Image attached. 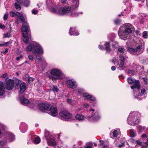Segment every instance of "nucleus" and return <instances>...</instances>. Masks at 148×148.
<instances>
[{
  "instance_id": "864d4df0",
  "label": "nucleus",
  "mask_w": 148,
  "mask_h": 148,
  "mask_svg": "<svg viewBox=\"0 0 148 148\" xmlns=\"http://www.w3.org/2000/svg\"><path fill=\"white\" fill-rule=\"evenodd\" d=\"M23 57V56L22 55H21L19 56L16 58V59L17 60H19L21 58H22Z\"/></svg>"
},
{
  "instance_id": "5701e85b",
  "label": "nucleus",
  "mask_w": 148,
  "mask_h": 148,
  "mask_svg": "<svg viewBox=\"0 0 148 148\" xmlns=\"http://www.w3.org/2000/svg\"><path fill=\"white\" fill-rule=\"evenodd\" d=\"M145 88H143L141 90L140 95L139 96H138L137 98L136 97H135V98H137L139 100H141V99L145 98L146 97L144 96V95L143 96V97H141V99L140 97L141 96H142L144 95V93L145 92Z\"/></svg>"
},
{
  "instance_id": "de8ad7c7",
  "label": "nucleus",
  "mask_w": 148,
  "mask_h": 148,
  "mask_svg": "<svg viewBox=\"0 0 148 148\" xmlns=\"http://www.w3.org/2000/svg\"><path fill=\"white\" fill-rule=\"evenodd\" d=\"M38 13V11L36 9H34L32 10V13L34 14H36Z\"/></svg>"
},
{
  "instance_id": "69168bd1",
  "label": "nucleus",
  "mask_w": 148,
  "mask_h": 148,
  "mask_svg": "<svg viewBox=\"0 0 148 148\" xmlns=\"http://www.w3.org/2000/svg\"><path fill=\"white\" fill-rule=\"evenodd\" d=\"M0 28L2 29H3L5 28L4 25H3L2 24H0Z\"/></svg>"
},
{
  "instance_id": "2f4dec72",
  "label": "nucleus",
  "mask_w": 148,
  "mask_h": 148,
  "mask_svg": "<svg viewBox=\"0 0 148 148\" xmlns=\"http://www.w3.org/2000/svg\"><path fill=\"white\" fill-rule=\"evenodd\" d=\"M30 4L29 0H24L23 5L26 7L28 6Z\"/></svg>"
},
{
  "instance_id": "9b49d317",
  "label": "nucleus",
  "mask_w": 148,
  "mask_h": 148,
  "mask_svg": "<svg viewBox=\"0 0 148 148\" xmlns=\"http://www.w3.org/2000/svg\"><path fill=\"white\" fill-rule=\"evenodd\" d=\"M6 88L9 90H12L14 86V82L13 80L9 79L6 81Z\"/></svg>"
},
{
  "instance_id": "f03ea898",
  "label": "nucleus",
  "mask_w": 148,
  "mask_h": 148,
  "mask_svg": "<svg viewBox=\"0 0 148 148\" xmlns=\"http://www.w3.org/2000/svg\"><path fill=\"white\" fill-rule=\"evenodd\" d=\"M132 29L133 26L132 25L125 24L120 28L118 32V35L121 39L125 40L128 38L129 34L132 32Z\"/></svg>"
},
{
  "instance_id": "412c9836",
  "label": "nucleus",
  "mask_w": 148,
  "mask_h": 148,
  "mask_svg": "<svg viewBox=\"0 0 148 148\" xmlns=\"http://www.w3.org/2000/svg\"><path fill=\"white\" fill-rule=\"evenodd\" d=\"M69 33L71 35L75 36L78 35L79 34V33L76 29L73 28H72L71 27L70 28Z\"/></svg>"
},
{
  "instance_id": "79ce46f5",
  "label": "nucleus",
  "mask_w": 148,
  "mask_h": 148,
  "mask_svg": "<svg viewBox=\"0 0 148 148\" xmlns=\"http://www.w3.org/2000/svg\"><path fill=\"white\" fill-rule=\"evenodd\" d=\"M27 130V127L26 126L25 127H22L21 128V130L22 132H26Z\"/></svg>"
},
{
  "instance_id": "4be33fe9",
  "label": "nucleus",
  "mask_w": 148,
  "mask_h": 148,
  "mask_svg": "<svg viewBox=\"0 0 148 148\" xmlns=\"http://www.w3.org/2000/svg\"><path fill=\"white\" fill-rule=\"evenodd\" d=\"M26 84L24 82L21 83L20 85V92L21 93H23L25 90L26 88Z\"/></svg>"
},
{
  "instance_id": "a211bd4d",
  "label": "nucleus",
  "mask_w": 148,
  "mask_h": 148,
  "mask_svg": "<svg viewBox=\"0 0 148 148\" xmlns=\"http://www.w3.org/2000/svg\"><path fill=\"white\" fill-rule=\"evenodd\" d=\"M5 88L3 82H0V95H3L5 93Z\"/></svg>"
},
{
  "instance_id": "423d86ee",
  "label": "nucleus",
  "mask_w": 148,
  "mask_h": 148,
  "mask_svg": "<svg viewBox=\"0 0 148 148\" xmlns=\"http://www.w3.org/2000/svg\"><path fill=\"white\" fill-rule=\"evenodd\" d=\"M128 51L131 54L134 55H138L142 53L143 51V45H140L137 46L136 49L128 47Z\"/></svg>"
},
{
  "instance_id": "58836bf2",
  "label": "nucleus",
  "mask_w": 148,
  "mask_h": 148,
  "mask_svg": "<svg viewBox=\"0 0 148 148\" xmlns=\"http://www.w3.org/2000/svg\"><path fill=\"white\" fill-rule=\"evenodd\" d=\"M115 24L116 25H120L121 23V21L119 19H116L114 21Z\"/></svg>"
},
{
  "instance_id": "4468645a",
  "label": "nucleus",
  "mask_w": 148,
  "mask_h": 148,
  "mask_svg": "<svg viewBox=\"0 0 148 148\" xmlns=\"http://www.w3.org/2000/svg\"><path fill=\"white\" fill-rule=\"evenodd\" d=\"M90 113L92 114L91 116L89 115L87 116L89 119L92 118L93 120L96 121L100 118V116L97 112H96L94 114H93L92 112Z\"/></svg>"
},
{
  "instance_id": "aec40b11",
  "label": "nucleus",
  "mask_w": 148,
  "mask_h": 148,
  "mask_svg": "<svg viewBox=\"0 0 148 148\" xmlns=\"http://www.w3.org/2000/svg\"><path fill=\"white\" fill-rule=\"evenodd\" d=\"M16 14L18 18L20 20L21 22L22 23V24L27 22V21H25L24 17L22 14L19 12L18 13H17Z\"/></svg>"
},
{
  "instance_id": "09e8293b",
  "label": "nucleus",
  "mask_w": 148,
  "mask_h": 148,
  "mask_svg": "<svg viewBox=\"0 0 148 148\" xmlns=\"http://www.w3.org/2000/svg\"><path fill=\"white\" fill-rule=\"evenodd\" d=\"M136 147H138V145H140L141 144V143L140 142L139 140H137V142L136 143Z\"/></svg>"
},
{
  "instance_id": "c85d7f7f",
  "label": "nucleus",
  "mask_w": 148,
  "mask_h": 148,
  "mask_svg": "<svg viewBox=\"0 0 148 148\" xmlns=\"http://www.w3.org/2000/svg\"><path fill=\"white\" fill-rule=\"evenodd\" d=\"M130 136L132 137H135L136 134V131L133 129L130 130Z\"/></svg>"
},
{
  "instance_id": "680f3d73",
  "label": "nucleus",
  "mask_w": 148,
  "mask_h": 148,
  "mask_svg": "<svg viewBox=\"0 0 148 148\" xmlns=\"http://www.w3.org/2000/svg\"><path fill=\"white\" fill-rule=\"evenodd\" d=\"M33 80V78L32 77H29L28 79L29 82H31L30 81L32 82Z\"/></svg>"
},
{
  "instance_id": "4d7b16f0",
  "label": "nucleus",
  "mask_w": 148,
  "mask_h": 148,
  "mask_svg": "<svg viewBox=\"0 0 148 148\" xmlns=\"http://www.w3.org/2000/svg\"><path fill=\"white\" fill-rule=\"evenodd\" d=\"M137 140H136L133 139H132L131 140V142L132 143H134V144H136V143L137 142Z\"/></svg>"
},
{
  "instance_id": "c03bdc74",
  "label": "nucleus",
  "mask_w": 148,
  "mask_h": 148,
  "mask_svg": "<svg viewBox=\"0 0 148 148\" xmlns=\"http://www.w3.org/2000/svg\"><path fill=\"white\" fill-rule=\"evenodd\" d=\"M42 59L40 57L36 56V61L37 62H39Z\"/></svg>"
},
{
  "instance_id": "338daca9",
  "label": "nucleus",
  "mask_w": 148,
  "mask_h": 148,
  "mask_svg": "<svg viewBox=\"0 0 148 148\" xmlns=\"http://www.w3.org/2000/svg\"><path fill=\"white\" fill-rule=\"evenodd\" d=\"M145 145H144V148L148 147V144L147 142L145 143Z\"/></svg>"
},
{
  "instance_id": "b1692460",
  "label": "nucleus",
  "mask_w": 148,
  "mask_h": 148,
  "mask_svg": "<svg viewBox=\"0 0 148 148\" xmlns=\"http://www.w3.org/2000/svg\"><path fill=\"white\" fill-rule=\"evenodd\" d=\"M83 96L86 97L87 99L91 100L94 101L95 100V98L92 95H89L87 93H84L83 94Z\"/></svg>"
},
{
  "instance_id": "e433bc0d",
  "label": "nucleus",
  "mask_w": 148,
  "mask_h": 148,
  "mask_svg": "<svg viewBox=\"0 0 148 148\" xmlns=\"http://www.w3.org/2000/svg\"><path fill=\"white\" fill-rule=\"evenodd\" d=\"M128 82L130 84H132L133 83L134 81L133 79L131 77H129L127 79Z\"/></svg>"
},
{
  "instance_id": "1a4fd4ad",
  "label": "nucleus",
  "mask_w": 148,
  "mask_h": 148,
  "mask_svg": "<svg viewBox=\"0 0 148 148\" xmlns=\"http://www.w3.org/2000/svg\"><path fill=\"white\" fill-rule=\"evenodd\" d=\"M60 116L62 118L66 119H70L71 117V114L66 110L61 111L59 113Z\"/></svg>"
},
{
  "instance_id": "a878e982",
  "label": "nucleus",
  "mask_w": 148,
  "mask_h": 148,
  "mask_svg": "<svg viewBox=\"0 0 148 148\" xmlns=\"http://www.w3.org/2000/svg\"><path fill=\"white\" fill-rule=\"evenodd\" d=\"M109 42H106L104 44V46L105 47V50L107 52H110V44Z\"/></svg>"
},
{
  "instance_id": "bf43d9fd",
  "label": "nucleus",
  "mask_w": 148,
  "mask_h": 148,
  "mask_svg": "<svg viewBox=\"0 0 148 148\" xmlns=\"http://www.w3.org/2000/svg\"><path fill=\"white\" fill-rule=\"evenodd\" d=\"M5 46V44L3 42H0V47Z\"/></svg>"
},
{
  "instance_id": "f704fd0d",
  "label": "nucleus",
  "mask_w": 148,
  "mask_h": 148,
  "mask_svg": "<svg viewBox=\"0 0 148 148\" xmlns=\"http://www.w3.org/2000/svg\"><path fill=\"white\" fill-rule=\"evenodd\" d=\"M118 58H114L112 60V62H113L116 66V64H118Z\"/></svg>"
},
{
  "instance_id": "6e6552de",
  "label": "nucleus",
  "mask_w": 148,
  "mask_h": 148,
  "mask_svg": "<svg viewBox=\"0 0 148 148\" xmlns=\"http://www.w3.org/2000/svg\"><path fill=\"white\" fill-rule=\"evenodd\" d=\"M39 109L42 111L44 110H49L51 109V105L47 103H40L38 104Z\"/></svg>"
},
{
  "instance_id": "c756f323",
  "label": "nucleus",
  "mask_w": 148,
  "mask_h": 148,
  "mask_svg": "<svg viewBox=\"0 0 148 148\" xmlns=\"http://www.w3.org/2000/svg\"><path fill=\"white\" fill-rule=\"evenodd\" d=\"M75 118L79 121H82L84 119V117L79 114H77L75 116Z\"/></svg>"
},
{
  "instance_id": "6e6d98bb",
  "label": "nucleus",
  "mask_w": 148,
  "mask_h": 148,
  "mask_svg": "<svg viewBox=\"0 0 148 148\" xmlns=\"http://www.w3.org/2000/svg\"><path fill=\"white\" fill-rule=\"evenodd\" d=\"M143 79L144 81L145 82V84H147L148 83L147 79L146 78H143Z\"/></svg>"
},
{
  "instance_id": "473e14b6",
  "label": "nucleus",
  "mask_w": 148,
  "mask_h": 148,
  "mask_svg": "<svg viewBox=\"0 0 148 148\" xmlns=\"http://www.w3.org/2000/svg\"><path fill=\"white\" fill-rule=\"evenodd\" d=\"M45 136L47 139V138L49 139L52 137L51 135L49 132L48 131H46L45 133Z\"/></svg>"
},
{
  "instance_id": "393cba45",
  "label": "nucleus",
  "mask_w": 148,
  "mask_h": 148,
  "mask_svg": "<svg viewBox=\"0 0 148 148\" xmlns=\"http://www.w3.org/2000/svg\"><path fill=\"white\" fill-rule=\"evenodd\" d=\"M32 139H34V142L35 144H38L40 142V139L38 136H35L32 137Z\"/></svg>"
},
{
  "instance_id": "37998d69",
  "label": "nucleus",
  "mask_w": 148,
  "mask_h": 148,
  "mask_svg": "<svg viewBox=\"0 0 148 148\" xmlns=\"http://www.w3.org/2000/svg\"><path fill=\"white\" fill-rule=\"evenodd\" d=\"M4 129V126L1 125H0V138L2 136V133L1 131V130H3Z\"/></svg>"
},
{
  "instance_id": "8fccbe9b",
  "label": "nucleus",
  "mask_w": 148,
  "mask_h": 148,
  "mask_svg": "<svg viewBox=\"0 0 148 148\" xmlns=\"http://www.w3.org/2000/svg\"><path fill=\"white\" fill-rule=\"evenodd\" d=\"M10 36V33H7L4 34V36L5 38L9 37Z\"/></svg>"
},
{
  "instance_id": "f8f14e48",
  "label": "nucleus",
  "mask_w": 148,
  "mask_h": 148,
  "mask_svg": "<svg viewBox=\"0 0 148 148\" xmlns=\"http://www.w3.org/2000/svg\"><path fill=\"white\" fill-rule=\"evenodd\" d=\"M118 54L119 56V58L120 57H126L125 55L126 53V51L125 49L122 47H119L118 49Z\"/></svg>"
},
{
  "instance_id": "72a5a7b5",
  "label": "nucleus",
  "mask_w": 148,
  "mask_h": 148,
  "mask_svg": "<svg viewBox=\"0 0 148 148\" xmlns=\"http://www.w3.org/2000/svg\"><path fill=\"white\" fill-rule=\"evenodd\" d=\"M137 128L140 132H142L146 129V127L145 126L142 127L141 125H139L137 127Z\"/></svg>"
},
{
  "instance_id": "e2e57ef3",
  "label": "nucleus",
  "mask_w": 148,
  "mask_h": 148,
  "mask_svg": "<svg viewBox=\"0 0 148 148\" xmlns=\"http://www.w3.org/2000/svg\"><path fill=\"white\" fill-rule=\"evenodd\" d=\"M99 48L100 49H101V50L104 49V48L103 47V46L101 45H99Z\"/></svg>"
},
{
  "instance_id": "5fc2aeb1",
  "label": "nucleus",
  "mask_w": 148,
  "mask_h": 148,
  "mask_svg": "<svg viewBox=\"0 0 148 148\" xmlns=\"http://www.w3.org/2000/svg\"><path fill=\"white\" fill-rule=\"evenodd\" d=\"M142 137L144 138H146L147 137V135H146V134H143L142 135Z\"/></svg>"
},
{
  "instance_id": "0eeeda50",
  "label": "nucleus",
  "mask_w": 148,
  "mask_h": 148,
  "mask_svg": "<svg viewBox=\"0 0 148 148\" xmlns=\"http://www.w3.org/2000/svg\"><path fill=\"white\" fill-rule=\"evenodd\" d=\"M127 57H120V58L121 60V61L119 63H118V64L116 65L118 66L117 68L120 70H124L125 68V61L126 60V59Z\"/></svg>"
},
{
  "instance_id": "9d476101",
  "label": "nucleus",
  "mask_w": 148,
  "mask_h": 148,
  "mask_svg": "<svg viewBox=\"0 0 148 148\" xmlns=\"http://www.w3.org/2000/svg\"><path fill=\"white\" fill-rule=\"evenodd\" d=\"M29 26L27 22L22 24V27L21 29V31L23 32V36L27 34H28Z\"/></svg>"
},
{
  "instance_id": "ddd939ff",
  "label": "nucleus",
  "mask_w": 148,
  "mask_h": 148,
  "mask_svg": "<svg viewBox=\"0 0 148 148\" xmlns=\"http://www.w3.org/2000/svg\"><path fill=\"white\" fill-rule=\"evenodd\" d=\"M66 84L69 88L72 89L75 88L77 87L76 82L72 80L69 79L67 80Z\"/></svg>"
},
{
  "instance_id": "a18cd8bd",
  "label": "nucleus",
  "mask_w": 148,
  "mask_h": 148,
  "mask_svg": "<svg viewBox=\"0 0 148 148\" xmlns=\"http://www.w3.org/2000/svg\"><path fill=\"white\" fill-rule=\"evenodd\" d=\"M17 2L16 3L20 4L21 5L22 4L23 5V0H16Z\"/></svg>"
},
{
  "instance_id": "603ef678",
  "label": "nucleus",
  "mask_w": 148,
  "mask_h": 148,
  "mask_svg": "<svg viewBox=\"0 0 148 148\" xmlns=\"http://www.w3.org/2000/svg\"><path fill=\"white\" fill-rule=\"evenodd\" d=\"M8 49L7 48H6L5 50V51H3L1 53L3 54H5L8 52Z\"/></svg>"
},
{
  "instance_id": "6ab92c4d",
  "label": "nucleus",
  "mask_w": 148,
  "mask_h": 148,
  "mask_svg": "<svg viewBox=\"0 0 148 148\" xmlns=\"http://www.w3.org/2000/svg\"><path fill=\"white\" fill-rule=\"evenodd\" d=\"M7 134L9 142L12 141L15 139V135L12 133L8 132Z\"/></svg>"
},
{
  "instance_id": "f3484780",
  "label": "nucleus",
  "mask_w": 148,
  "mask_h": 148,
  "mask_svg": "<svg viewBox=\"0 0 148 148\" xmlns=\"http://www.w3.org/2000/svg\"><path fill=\"white\" fill-rule=\"evenodd\" d=\"M47 142L49 145L50 146H53L56 145V142L54 139L53 138V137L50 138L49 139L47 138Z\"/></svg>"
},
{
  "instance_id": "f257e3e1",
  "label": "nucleus",
  "mask_w": 148,
  "mask_h": 148,
  "mask_svg": "<svg viewBox=\"0 0 148 148\" xmlns=\"http://www.w3.org/2000/svg\"><path fill=\"white\" fill-rule=\"evenodd\" d=\"M78 0H76L75 5H72L70 6H64L62 7H58L52 8L51 10L59 15H63L65 14L71 15L73 16L77 17L78 14L75 11V9L77 8L79 5Z\"/></svg>"
},
{
  "instance_id": "7c9ffc66",
  "label": "nucleus",
  "mask_w": 148,
  "mask_h": 148,
  "mask_svg": "<svg viewBox=\"0 0 148 148\" xmlns=\"http://www.w3.org/2000/svg\"><path fill=\"white\" fill-rule=\"evenodd\" d=\"M134 83V85L136 87V88L139 89L140 87L139 81L138 80H135Z\"/></svg>"
},
{
  "instance_id": "49530a36",
  "label": "nucleus",
  "mask_w": 148,
  "mask_h": 148,
  "mask_svg": "<svg viewBox=\"0 0 148 148\" xmlns=\"http://www.w3.org/2000/svg\"><path fill=\"white\" fill-rule=\"evenodd\" d=\"M143 36L145 38H147V32L146 31H144L143 33Z\"/></svg>"
},
{
  "instance_id": "a19ab883",
  "label": "nucleus",
  "mask_w": 148,
  "mask_h": 148,
  "mask_svg": "<svg viewBox=\"0 0 148 148\" xmlns=\"http://www.w3.org/2000/svg\"><path fill=\"white\" fill-rule=\"evenodd\" d=\"M92 144L91 143H88L86 144V145L85 147V148H92Z\"/></svg>"
},
{
  "instance_id": "cd10ccee",
  "label": "nucleus",
  "mask_w": 148,
  "mask_h": 148,
  "mask_svg": "<svg viewBox=\"0 0 148 148\" xmlns=\"http://www.w3.org/2000/svg\"><path fill=\"white\" fill-rule=\"evenodd\" d=\"M23 40L25 43H27L28 42L29 39L31 37L30 36L28 35V34L25 35L24 36H23Z\"/></svg>"
},
{
  "instance_id": "39448f33",
  "label": "nucleus",
  "mask_w": 148,
  "mask_h": 148,
  "mask_svg": "<svg viewBox=\"0 0 148 148\" xmlns=\"http://www.w3.org/2000/svg\"><path fill=\"white\" fill-rule=\"evenodd\" d=\"M50 73L51 75L49 76V78L53 80L62 78V72L59 70L53 69L50 71Z\"/></svg>"
},
{
  "instance_id": "20e7f679",
  "label": "nucleus",
  "mask_w": 148,
  "mask_h": 148,
  "mask_svg": "<svg viewBox=\"0 0 148 148\" xmlns=\"http://www.w3.org/2000/svg\"><path fill=\"white\" fill-rule=\"evenodd\" d=\"M135 112H131L127 118V123L130 125L134 126L138 124L139 121L136 116Z\"/></svg>"
},
{
  "instance_id": "052dcab7",
  "label": "nucleus",
  "mask_w": 148,
  "mask_h": 148,
  "mask_svg": "<svg viewBox=\"0 0 148 148\" xmlns=\"http://www.w3.org/2000/svg\"><path fill=\"white\" fill-rule=\"evenodd\" d=\"M5 44V46H6L7 45L9 44H11L12 43L11 42H8L5 43H4Z\"/></svg>"
},
{
  "instance_id": "3c124183",
  "label": "nucleus",
  "mask_w": 148,
  "mask_h": 148,
  "mask_svg": "<svg viewBox=\"0 0 148 148\" xmlns=\"http://www.w3.org/2000/svg\"><path fill=\"white\" fill-rule=\"evenodd\" d=\"M8 17V14L7 13H5L3 16V19L4 20H6Z\"/></svg>"
},
{
  "instance_id": "ea45409f",
  "label": "nucleus",
  "mask_w": 148,
  "mask_h": 148,
  "mask_svg": "<svg viewBox=\"0 0 148 148\" xmlns=\"http://www.w3.org/2000/svg\"><path fill=\"white\" fill-rule=\"evenodd\" d=\"M15 6L16 9L18 10H20L21 9V7L20 4H17V3H15Z\"/></svg>"
},
{
  "instance_id": "0e129e2a",
  "label": "nucleus",
  "mask_w": 148,
  "mask_h": 148,
  "mask_svg": "<svg viewBox=\"0 0 148 148\" xmlns=\"http://www.w3.org/2000/svg\"><path fill=\"white\" fill-rule=\"evenodd\" d=\"M128 73H131L132 74H133L134 73V71L132 70H130L129 71Z\"/></svg>"
},
{
  "instance_id": "13d9d810",
  "label": "nucleus",
  "mask_w": 148,
  "mask_h": 148,
  "mask_svg": "<svg viewBox=\"0 0 148 148\" xmlns=\"http://www.w3.org/2000/svg\"><path fill=\"white\" fill-rule=\"evenodd\" d=\"M28 58L29 59L31 60H33V57L31 55L28 56Z\"/></svg>"
},
{
  "instance_id": "7ed1b4c3",
  "label": "nucleus",
  "mask_w": 148,
  "mask_h": 148,
  "mask_svg": "<svg viewBox=\"0 0 148 148\" xmlns=\"http://www.w3.org/2000/svg\"><path fill=\"white\" fill-rule=\"evenodd\" d=\"M26 49V51H32L33 53H43L42 49L38 44L34 45L31 43Z\"/></svg>"
},
{
  "instance_id": "4c0bfd02",
  "label": "nucleus",
  "mask_w": 148,
  "mask_h": 148,
  "mask_svg": "<svg viewBox=\"0 0 148 148\" xmlns=\"http://www.w3.org/2000/svg\"><path fill=\"white\" fill-rule=\"evenodd\" d=\"M53 91L58 92L59 91V89L56 86L53 85Z\"/></svg>"
},
{
  "instance_id": "bb28decb",
  "label": "nucleus",
  "mask_w": 148,
  "mask_h": 148,
  "mask_svg": "<svg viewBox=\"0 0 148 148\" xmlns=\"http://www.w3.org/2000/svg\"><path fill=\"white\" fill-rule=\"evenodd\" d=\"M20 102L23 105L27 104L29 103V101L24 97H23L20 99Z\"/></svg>"
},
{
  "instance_id": "774afa93",
  "label": "nucleus",
  "mask_w": 148,
  "mask_h": 148,
  "mask_svg": "<svg viewBox=\"0 0 148 148\" xmlns=\"http://www.w3.org/2000/svg\"><path fill=\"white\" fill-rule=\"evenodd\" d=\"M116 69V67L115 66H112V67H111V70L113 71H114V70H115Z\"/></svg>"
},
{
  "instance_id": "2eb2a0df",
  "label": "nucleus",
  "mask_w": 148,
  "mask_h": 148,
  "mask_svg": "<svg viewBox=\"0 0 148 148\" xmlns=\"http://www.w3.org/2000/svg\"><path fill=\"white\" fill-rule=\"evenodd\" d=\"M120 134V131L119 129L114 130L112 133H111V137L112 138H117L118 136Z\"/></svg>"
},
{
  "instance_id": "c9c22d12",
  "label": "nucleus",
  "mask_w": 148,
  "mask_h": 148,
  "mask_svg": "<svg viewBox=\"0 0 148 148\" xmlns=\"http://www.w3.org/2000/svg\"><path fill=\"white\" fill-rule=\"evenodd\" d=\"M19 12H17L15 13L11 11L10 12V15L12 17H15V16H17V14Z\"/></svg>"
},
{
  "instance_id": "dca6fc26",
  "label": "nucleus",
  "mask_w": 148,
  "mask_h": 148,
  "mask_svg": "<svg viewBox=\"0 0 148 148\" xmlns=\"http://www.w3.org/2000/svg\"><path fill=\"white\" fill-rule=\"evenodd\" d=\"M49 114L53 116H56L58 114L57 110L56 108L53 107L51 109Z\"/></svg>"
}]
</instances>
